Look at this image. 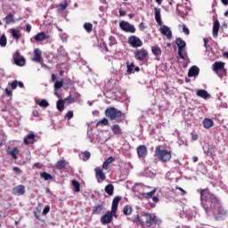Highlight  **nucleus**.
<instances>
[{
  "label": "nucleus",
  "mask_w": 228,
  "mask_h": 228,
  "mask_svg": "<svg viewBox=\"0 0 228 228\" xmlns=\"http://www.w3.org/2000/svg\"><path fill=\"white\" fill-rule=\"evenodd\" d=\"M12 170L13 172H16V174H22V170L17 167H12Z\"/></svg>",
  "instance_id": "nucleus-58"
},
{
  "label": "nucleus",
  "mask_w": 228,
  "mask_h": 228,
  "mask_svg": "<svg viewBox=\"0 0 228 228\" xmlns=\"http://www.w3.org/2000/svg\"><path fill=\"white\" fill-rule=\"evenodd\" d=\"M175 44L178 47V56H180L182 60L188 61V53L184 52V47H186V42L183 40V38L178 37L175 40Z\"/></svg>",
  "instance_id": "nucleus-6"
},
{
  "label": "nucleus",
  "mask_w": 228,
  "mask_h": 228,
  "mask_svg": "<svg viewBox=\"0 0 228 228\" xmlns=\"http://www.w3.org/2000/svg\"><path fill=\"white\" fill-rule=\"evenodd\" d=\"M13 61L15 65H18V67H24V65H26V59L20 55V52L19 51L15 52Z\"/></svg>",
  "instance_id": "nucleus-11"
},
{
  "label": "nucleus",
  "mask_w": 228,
  "mask_h": 228,
  "mask_svg": "<svg viewBox=\"0 0 228 228\" xmlns=\"http://www.w3.org/2000/svg\"><path fill=\"white\" fill-rule=\"evenodd\" d=\"M128 44L129 45H132L134 48L142 47L143 45V42H142V39L136 36H131L128 37Z\"/></svg>",
  "instance_id": "nucleus-10"
},
{
  "label": "nucleus",
  "mask_w": 228,
  "mask_h": 228,
  "mask_svg": "<svg viewBox=\"0 0 228 228\" xmlns=\"http://www.w3.org/2000/svg\"><path fill=\"white\" fill-rule=\"evenodd\" d=\"M213 71L218 77L221 79L224 77V76H227V69H225V62L222 61H216L213 65Z\"/></svg>",
  "instance_id": "nucleus-5"
},
{
  "label": "nucleus",
  "mask_w": 228,
  "mask_h": 228,
  "mask_svg": "<svg viewBox=\"0 0 228 228\" xmlns=\"http://www.w3.org/2000/svg\"><path fill=\"white\" fill-rule=\"evenodd\" d=\"M213 126H215V122L213 121V119L206 118L203 120V126L205 127V129H211Z\"/></svg>",
  "instance_id": "nucleus-27"
},
{
  "label": "nucleus",
  "mask_w": 228,
  "mask_h": 228,
  "mask_svg": "<svg viewBox=\"0 0 228 228\" xmlns=\"http://www.w3.org/2000/svg\"><path fill=\"white\" fill-rule=\"evenodd\" d=\"M175 190H179L180 191H182L183 195H186V191H184L183 188L176 186Z\"/></svg>",
  "instance_id": "nucleus-61"
},
{
  "label": "nucleus",
  "mask_w": 228,
  "mask_h": 228,
  "mask_svg": "<svg viewBox=\"0 0 228 228\" xmlns=\"http://www.w3.org/2000/svg\"><path fill=\"white\" fill-rule=\"evenodd\" d=\"M110 124V121L108 118H103L102 119L99 120L96 124V127H99V126H108Z\"/></svg>",
  "instance_id": "nucleus-41"
},
{
  "label": "nucleus",
  "mask_w": 228,
  "mask_h": 228,
  "mask_svg": "<svg viewBox=\"0 0 228 228\" xmlns=\"http://www.w3.org/2000/svg\"><path fill=\"white\" fill-rule=\"evenodd\" d=\"M26 31H27L28 33H31V25H29V24H27V25H26Z\"/></svg>",
  "instance_id": "nucleus-63"
},
{
  "label": "nucleus",
  "mask_w": 228,
  "mask_h": 228,
  "mask_svg": "<svg viewBox=\"0 0 228 228\" xmlns=\"http://www.w3.org/2000/svg\"><path fill=\"white\" fill-rule=\"evenodd\" d=\"M122 200V197L116 196L112 200L111 211L113 213H117V209H118V202Z\"/></svg>",
  "instance_id": "nucleus-18"
},
{
  "label": "nucleus",
  "mask_w": 228,
  "mask_h": 228,
  "mask_svg": "<svg viewBox=\"0 0 228 228\" xmlns=\"http://www.w3.org/2000/svg\"><path fill=\"white\" fill-rule=\"evenodd\" d=\"M35 138H37V135H35V133L30 132L28 133L23 140L24 145H33L35 143Z\"/></svg>",
  "instance_id": "nucleus-12"
},
{
  "label": "nucleus",
  "mask_w": 228,
  "mask_h": 228,
  "mask_svg": "<svg viewBox=\"0 0 228 228\" xmlns=\"http://www.w3.org/2000/svg\"><path fill=\"white\" fill-rule=\"evenodd\" d=\"M137 155L140 158H145L147 156V146L140 145L137 147Z\"/></svg>",
  "instance_id": "nucleus-21"
},
{
  "label": "nucleus",
  "mask_w": 228,
  "mask_h": 228,
  "mask_svg": "<svg viewBox=\"0 0 228 228\" xmlns=\"http://www.w3.org/2000/svg\"><path fill=\"white\" fill-rule=\"evenodd\" d=\"M199 72H200V69L197 66H192L189 69L188 77H195L196 76H199Z\"/></svg>",
  "instance_id": "nucleus-23"
},
{
  "label": "nucleus",
  "mask_w": 228,
  "mask_h": 228,
  "mask_svg": "<svg viewBox=\"0 0 228 228\" xmlns=\"http://www.w3.org/2000/svg\"><path fill=\"white\" fill-rule=\"evenodd\" d=\"M84 29H86V33H92L94 25L90 22H86L84 23Z\"/></svg>",
  "instance_id": "nucleus-38"
},
{
  "label": "nucleus",
  "mask_w": 228,
  "mask_h": 228,
  "mask_svg": "<svg viewBox=\"0 0 228 228\" xmlns=\"http://www.w3.org/2000/svg\"><path fill=\"white\" fill-rule=\"evenodd\" d=\"M113 216H117V212H113V210H108L100 219L101 224L102 225H108V224H111L113 222Z\"/></svg>",
  "instance_id": "nucleus-7"
},
{
  "label": "nucleus",
  "mask_w": 228,
  "mask_h": 228,
  "mask_svg": "<svg viewBox=\"0 0 228 228\" xmlns=\"http://www.w3.org/2000/svg\"><path fill=\"white\" fill-rule=\"evenodd\" d=\"M218 31H220V21H218V20H216L214 22V26H213V37H214V38H218Z\"/></svg>",
  "instance_id": "nucleus-25"
},
{
  "label": "nucleus",
  "mask_w": 228,
  "mask_h": 228,
  "mask_svg": "<svg viewBox=\"0 0 228 228\" xmlns=\"http://www.w3.org/2000/svg\"><path fill=\"white\" fill-rule=\"evenodd\" d=\"M57 110L59 111H63V110H65V100H59L57 102Z\"/></svg>",
  "instance_id": "nucleus-37"
},
{
  "label": "nucleus",
  "mask_w": 228,
  "mask_h": 228,
  "mask_svg": "<svg viewBox=\"0 0 228 228\" xmlns=\"http://www.w3.org/2000/svg\"><path fill=\"white\" fill-rule=\"evenodd\" d=\"M113 161H115V159L113 157H109L106 159V161H104L102 164L103 170H108V167H110V165H111V163H113Z\"/></svg>",
  "instance_id": "nucleus-29"
},
{
  "label": "nucleus",
  "mask_w": 228,
  "mask_h": 228,
  "mask_svg": "<svg viewBox=\"0 0 228 228\" xmlns=\"http://www.w3.org/2000/svg\"><path fill=\"white\" fill-rule=\"evenodd\" d=\"M123 213L124 215H126V216H129V215H131V213H133V208L129 206H125L123 208Z\"/></svg>",
  "instance_id": "nucleus-42"
},
{
  "label": "nucleus",
  "mask_w": 228,
  "mask_h": 228,
  "mask_svg": "<svg viewBox=\"0 0 228 228\" xmlns=\"http://www.w3.org/2000/svg\"><path fill=\"white\" fill-rule=\"evenodd\" d=\"M40 177L42 179H45V181H51L53 180V175L49 173H46V172H42L40 173Z\"/></svg>",
  "instance_id": "nucleus-36"
},
{
  "label": "nucleus",
  "mask_w": 228,
  "mask_h": 228,
  "mask_svg": "<svg viewBox=\"0 0 228 228\" xmlns=\"http://www.w3.org/2000/svg\"><path fill=\"white\" fill-rule=\"evenodd\" d=\"M200 200L202 208L206 213L209 211V208L217 206V213L214 214V218L216 221L224 220L227 216V210L220 205V200L213 193L209 192L208 189H200Z\"/></svg>",
  "instance_id": "nucleus-1"
},
{
  "label": "nucleus",
  "mask_w": 228,
  "mask_h": 228,
  "mask_svg": "<svg viewBox=\"0 0 228 228\" xmlns=\"http://www.w3.org/2000/svg\"><path fill=\"white\" fill-rule=\"evenodd\" d=\"M72 186L76 193H79V191H81V184L77 180H72Z\"/></svg>",
  "instance_id": "nucleus-31"
},
{
  "label": "nucleus",
  "mask_w": 228,
  "mask_h": 228,
  "mask_svg": "<svg viewBox=\"0 0 228 228\" xmlns=\"http://www.w3.org/2000/svg\"><path fill=\"white\" fill-rule=\"evenodd\" d=\"M90 151H84L81 153V158L83 161H88L90 159Z\"/></svg>",
  "instance_id": "nucleus-43"
},
{
  "label": "nucleus",
  "mask_w": 228,
  "mask_h": 228,
  "mask_svg": "<svg viewBox=\"0 0 228 228\" xmlns=\"http://www.w3.org/2000/svg\"><path fill=\"white\" fill-rule=\"evenodd\" d=\"M154 12H155V20H156L157 24L159 26H162L163 21L161 20V9L155 7Z\"/></svg>",
  "instance_id": "nucleus-16"
},
{
  "label": "nucleus",
  "mask_w": 228,
  "mask_h": 228,
  "mask_svg": "<svg viewBox=\"0 0 228 228\" xmlns=\"http://www.w3.org/2000/svg\"><path fill=\"white\" fill-rule=\"evenodd\" d=\"M119 28L122 31H125V33H136V28H134V25H132L126 20L119 22Z\"/></svg>",
  "instance_id": "nucleus-8"
},
{
  "label": "nucleus",
  "mask_w": 228,
  "mask_h": 228,
  "mask_svg": "<svg viewBox=\"0 0 228 228\" xmlns=\"http://www.w3.org/2000/svg\"><path fill=\"white\" fill-rule=\"evenodd\" d=\"M34 38H35L36 42H42L43 40H45V38H47V37H45V32H40L37 35H36Z\"/></svg>",
  "instance_id": "nucleus-32"
},
{
  "label": "nucleus",
  "mask_w": 228,
  "mask_h": 228,
  "mask_svg": "<svg viewBox=\"0 0 228 228\" xmlns=\"http://www.w3.org/2000/svg\"><path fill=\"white\" fill-rule=\"evenodd\" d=\"M133 69H134V64H131V65H128L127 66V72L129 73V74H131V72H133Z\"/></svg>",
  "instance_id": "nucleus-55"
},
{
  "label": "nucleus",
  "mask_w": 228,
  "mask_h": 228,
  "mask_svg": "<svg viewBox=\"0 0 228 228\" xmlns=\"http://www.w3.org/2000/svg\"><path fill=\"white\" fill-rule=\"evenodd\" d=\"M154 156L160 163H168L172 159V151L161 149V145L155 148Z\"/></svg>",
  "instance_id": "nucleus-3"
},
{
  "label": "nucleus",
  "mask_w": 228,
  "mask_h": 228,
  "mask_svg": "<svg viewBox=\"0 0 228 228\" xmlns=\"http://www.w3.org/2000/svg\"><path fill=\"white\" fill-rule=\"evenodd\" d=\"M196 95L198 97H201V99H205V100H208L211 97V94H209L208 93V91H206L204 89H199L196 93Z\"/></svg>",
  "instance_id": "nucleus-22"
},
{
  "label": "nucleus",
  "mask_w": 228,
  "mask_h": 228,
  "mask_svg": "<svg viewBox=\"0 0 228 228\" xmlns=\"http://www.w3.org/2000/svg\"><path fill=\"white\" fill-rule=\"evenodd\" d=\"M104 210V206L98 205L93 208V215H102V211Z\"/></svg>",
  "instance_id": "nucleus-28"
},
{
  "label": "nucleus",
  "mask_w": 228,
  "mask_h": 228,
  "mask_svg": "<svg viewBox=\"0 0 228 228\" xmlns=\"http://www.w3.org/2000/svg\"><path fill=\"white\" fill-rule=\"evenodd\" d=\"M139 29H142V31H143V29H147V26H145V23L141 22L138 26Z\"/></svg>",
  "instance_id": "nucleus-56"
},
{
  "label": "nucleus",
  "mask_w": 228,
  "mask_h": 228,
  "mask_svg": "<svg viewBox=\"0 0 228 228\" xmlns=\"http://www.w3.org/2000/svg\"><path fill=\"white\" fill-rule=\"evenodd\" d=\"M154 193H156V191H154V190L150 192H147L146 193L147 199H152V196L154 195Z\"/></svg>",
  "instance_id": "nucleus-53"
},
{
  "label": "nucleus",
  "mask_w": 228,
  "mask_h": 228,
  "mask_svg": "<svg viewBox=\"0 0 228 228\" xmlns=\"http://www.w3.org/2000/svg\"><path fill=\"white\" fill-rule=\"evenodd\" d=\"M204 42V47H206L207 51H209V49H211V46L209 45H208V43L209 42V40L204 38L203 39Z\"/></svg>",
  "instance_id": "nucleus-51"
},
{
  "label": "nucleus",
  "mask_w": 228,
  "mask_h": 228,
  "mask_svg": "<svg viewBox=\"0 0 228 228\" xmlns=\"http://www.w3.org/2000/svg\"><path fill=\"white\" fill-rule=\"evenodd\" d=\"M64 102L68 106H70V104H74V102H76V98L69 95L64 99Z\"/></svg>",
  "instance_id": "nucleus-40"
},
{
  "label": "nucleus",
  "mask_w": 228,
  "mask_h": 228,
  "mask_svg": "<svg viewBox=\"0 0 228 228\" xmlns=\"http://www.w3.org/2000/svg\"><path fill=\"white\" fill-rule=\"evenodd\" d=\"M115 191V186L113 184L110 183L105 186V193H108L109 195H113Z\"/></svg>",
  "instance_id": "nucleus-34"
},
{
  "label": "nucleus",
  "mask_w": 228,
  "mask_h": 228,
  "mask_svg": "<svg viewBox=\"0 0 228 228\" xmlns=\"http://www.w3.org/2000/svg\"><path fill=\"white\" fill-rule=\"evenodd\" d=\"M64 85H67L68 86H72L74 85V83L72 82V80L70 78H66L64 80Z\"/></svg>",
  "instance_id": "nucleus-50"
},
{
  "label": "nucleus",
  "mask_w": 228,
  "mask_h": 228,
  "mask_svg": "<svg viewBox=\"0 0 228 228\" xmlns=\"http://www.w3.org/2000/svg\"><path fill=\"white\" fill-rule=\"evenodd\" d=\"M49 211H51V207L46 206L44 210H43V216H45V215H47V213H49Z\"/></svg>",
  "instance_id": "nucleus-52"
},
{
  "label": "nucleus",
  "mask_w": 228,
  "mask_h": 228,
  "mask_svg": "<svg viewBox=\"0 0 228 228\" xmlns=\"http://www.w3.org/2000/svg\"><path fill=\"white\" fill-rule=\"evenodd\" d=\"M135 60L139 61H145L149 58V52L145 49H137L134 53Z\"/></svg>",
  "instance_id": "nucleus-9"
},
{
  "label": "nucleus",
  "mask_w": 228,
  "mask_h": 228,
  "mask_svg": "<svg viewBox=\"0 0 228 228\" xmlns=\"http://www.w3.org/2000/svg\"><path fill=\"white\" fill-rule=\"evenodd\" d=\"M191 139L193 140V142H197V140H199V134H191Z\"/></svg>",
  "instance_id": "nucleus-59"
},
{
  "label": "nucleus",
  "mask_w": 228,
  "mask_h": 228,
  "mask_svg": "<svg viewBox=\"0 0 228 228\" xmlns=\"http://www.w3.org/2000/svg\"><path fill=\"white\" fill-rule=\"evenodd\" d=\"M65 167H67V161L65 160H59L55 164V167L57 168V170H63Z\"/></svg>",
  "instance_id": "nucleus-30"
},
{
  "label": "nucleus",
  "mask_w": 228,
  "mask_h": 228,
  "mask_svg": "<svg viewBox=\"0 0 228 228\" xmlns=\"http://www.w3.org/2000/svg\"><path fill=\"white\" fill-rule=\"evenodd\" d=\"M207 156L213 157V154H215V148L208 144V147L207 150L204 151Z\"/></svg>",
  "instance_id": "nucleus-39"
},
{
  "label": "nucleus",
  "mask_w": 228,
  "mask_h": 228,
  "mask_svg": "<svg viewBox=\"0 0 228 228\" xmlns=\"http://www.w3.org/2000/svg\"><path fill=\"white\" fill-rule=\"evenodd\" d=\"M160 32L162 33V35L167 37L168 40L172 38V30H170V28L167 27V25L162 26V28H160Z\"/></svg>",
  "instance_id": "nucleus-19"
},
{
  "label": "nucleus",
  "mask_w": 228,
  "mask_h": 228,
  "mask_svg": "<svg viewBox=\"0 0 228 228\" xmlns=\"http://www.w3.org/2000/svg\"><path fill=\"white\" fill-rule=\"evenodd\" d=\"M105 117L110 120H116L118 124L124 122L126 114L115 107H109L105 110Z\"/></svg>",
  "instance_id": "nucleus-2"
},
{
  "label": "nucleus",
  "mask_w": 228,
  "mask_h": 228,
  "mask_svg": "<svg viewBox=\"0 0 228 228\" xmlns=\"http://www.w3.org/2000/svg\"><path fill=\"white\" fill-rule=\"evenodd\" d=\"M142 216L145 217L146 228L156 227V225H160L163 222L156 214L144 213Z\"/></svg>",
  "instance_id": "nucleus-4"
},
{
  "label": "nucleus",
  "mask_w": 228,
  "mask_h": 228,
  "mask_svg": "<svg viewBox=\"0 0 228 228\" xmlns=\"http://www.w3.org/2000/svg\"><path fill=\"white\" fill-rule=\"evenodd\" d=\"M4 22L8 26L10 24H15V17L13 16V13L9 12L6 17L3 19Z\"/></svg>",
  "instance_id": "nucleus-20"
},
{
  "label": "nucleus",
  "mask_w": 228,
  "mask_h": 228,
  "mask_svg": "<svg viewBox=\"0 0 228 228\" xmlns=\"http://www.w3.org/2000/svg\"><path fill=\"white\" fill-rule=\"evenodd\" d=\"M63 86V81H55L54 88L55 90H60Z\"/></svg>",
  "instance_id": "nucleus-49"
},
{
  "label": "nucleus",
  "mask_w": 228,
  "mask_h": 228,
  "mask_svg": "<svg viewBox=\"0 0 228 228\" xmlns=\"http://www.w3.org/2000/svg\"><path fill=\"white\" fill-rule=\"evenodd\" d=\"M151 53L154 56H161V48L158 45L151 46Z\"/></svg>",
  "instance_id": "nucleus-33"
},
{
  "label": "nucleus",
  "mask_w": 228,
  "mask_h": 228,
  "mask_svg": "<svg viewBox=\"0 0 228 228\" xmlns=\"http://www.w3.org/2000/svg\"><path fill=\"white\" fill-rule=\"evenodd\" d=\"M37 104L41 108H48L49 102L46 100H42L41 102L36 101Z\"/></svg>",
  "instance_id": "nucleus-45"
},
{
  "label": "nucleus",
  "mask_w": 228,
  "mask_h": 228,
  "mask_svg": "<svg viewBox=\"0 0 228 228\" xmlns=\"http://www.w3.org/2000/svg\"><path fill=\"white\" fill-rule=\"evenodd\" d=\"M13 191L15 195H24L26 193V188L24 185L20 184L13 188Z\"/></svg>",
  "instance_id": "nucleus-24"
},
{
  "label": "nucleus",
  "mask_w": 228,
  "mask_h": 228,
  "mask_svg": "<svg viewBox=\"0 0 228 228\" xmlns=\"http://www.w3.org/2000/svg\"><path fill=\"white\" fill-rule=\"evenodd\" d=\"M11 33H12V37L15 40H19V38H20V30L12 28V29H11Z\"/></svg>",
  "instance_id": "nucleus-35"
},
{
  "label": "nucleus",
  "mask_w": 228,
  "mask_h": 228,
  "mask_svg": "<svg viewBox=\"0 0 228 228\" xmlns=\"http://www.w3.org/2000/svg\"><path fill=\"white\" fill-rule=\"evenodd\" d=\"M33 61H36L37 63H42V51L40 49L36 48L34 50V58L32 59Z\"/></svg>",
  "instance_id": "nucleus-15"
},
{
  "label": "nucleus",
  "mask_w": 228,
  "mask_h": 228,
  "mask_svg": "<svg viewBox=\"0 0 228 228\" xmlns=\"http://www.w3.org/2000/svg\"><path fill=\"white\" fill-rule=\"evenodd\" d=\"M8 85L11 86L12 90H15L17 86H19V81L13 80L12 82H9Z\"/></svg>",
  "instance_id": "nucleus-46"
},
{
  "label": "nucleus",
  "mask_w": 228,
  "mask_h": 228,
  "mask_svg": "<svg viewBox=\"0 0 228 228\" xmlns=\"http://www.w3.org/2000/svg\"><path fill=\"white\" fill-rule=\"evenodd\" d=\"M132 222L136 224V225H141L142 228L146 227L145 221H143V219H142L138 215L133 216Z\"/></svg>",
  "instance_id": "nucleus-17"
},
{
  "label": "nucleus",
  "mask_w": 228,
  "mask_h": 228,
  "mask_svg": "<svg viewBox=\"0 0 228 228\" xmlns=\"http://www.w3.org/2000/svg\"><path fill=\"white\" fill-rule=\"evenodd\" d=\"M111 131L113 133V134H115L116 136H122V128H120V126L119 125H113L111 126Z\"/></svg>",
  "instance_id": "nucleus-26"
},
{
  "label": "nucleus",
  "mask_w": 228,
  "mask_h": 228,
  "mask_svg": "<svg viewBox=\"0 0 228 228\" xmlns=\"http://www.w3.org/2000/svg\"><path fill=\"white\" fill-rule=\"evenodd\" d=\"M116 44H117V38H115V37L113 36H110L109 37V45L112 47V45H115Z\"/></svg>",
  "instance_id": "nucleus-47"
},
{
  "label": "nucleus",
  "mask_w": 228,
  "mask_h": 228,
  "mask_svg": "<svg viewBox=\"0 0 228 228\" xmlns=\"http://www.w3.org/2000/svg\"><path fill=\"white\" fill-rule=\"evenodd\" d=\"M60 6H61V10H66L67 7L69 6V4H67V3L61 4Z\"/></svg>",
  "instance_id": "nucleus-60"
},
{
  "label": "nucleus",
  "mask_w": 228,
  "mask_h": 228,
  "mask_svg": "<svg viewBox=\"0 0 228 228\" xmlns=\"http://www.w3.org/2000/svg\"><path fill=\"white\" fill-rule=\"evenodd\" d=\"M183 31L185 35H190V29L186 27V25H183Z\"/></svg>",
  "instance_id": "nucleus-54"
},
{
  "label": "nucleus",
  "mask_w": 228,
  "mask_h": 228,
  "mask_svg": "<svg viewBox=\"0 0 228 228\" xmlns=\"http://www.w3.org/2000/svg\"><path fill=\"white\" fill-rule=\"evenodd\" d=\"M34 167H36V168H42V164L37 162L34 164Z\"/></svg>",
  "instance_id": "nucleus-64"
},
{
  "label": "nucleus",
  "mask_w": 228,
  "mask_h": 228,
  "mask_svg": "<svg viewBox=\"0 0 228 228\" xmlns=\"http://www.w3.org/2000/svg\"><path fill=\"white\" fill-rule=\"evenodd\" d=\"M20 151L19 148L17 147H8L7 148V154H9L10 157L12 158V159H18L19 157L17 156V154H19Z\"/></svg>",
  "instance_id": "nucleus-13"
},
{
  "label": "nucleus",
  "mask_w": 228,
  "mask_h": 228,
  "mask_svg": "<svg viewBox=\"0 0 228 228\" xmlns=\"http://www.w3.org/2000/svg\"><path fill=\"white\" fill-rule=\"evenodd\" d=\"M94 172H95V177L98 181L99 179H101V181H106V174H104V171H102L101 167H96L94 169Z\"/></svg>",
  "instance_id": "nucleus-14"
},
{
  "label": "nucleus",
  "mask_w": 228,
  "mask_h": 228,
  "mask_svg": "<svg viewBox=\"0 0 228 228\" xmlns=\"http://www.w3.org/2000/svg\"><path fill=\"white\" fill-rule=\"evenodd\" d=\"M5 94L7 97H12L13 94L12 93V90H9L8 88L5 89Z\"/></svg>",
  "instance_id": "nucleus-57"
},
{
  "label": "nucleus",
  "mask_w": 228,
  "mask_h": 228,
  "mask_svg": "<svg viewBox=\"0 0 228 228\" xmlns=\"http://www.w3.org/2000/svg\"><path fill=\"white\" fill-rule=\"evenodd\" d=\"M7 39H6V36L4 34L0 37V45L1 47H6V44H7Z\"/></svg>",
  "instance_id": "nucleus-44"
},
{
  "label": "nucleus",
  "mask_w": 228,
  "mask_h": 228,
  "mask_svg": "<svg viewBox=\"0 0 228 228\" xmlns=\"http://www.w3.org/2000/svg\"><path fill=\"white\" fill-rule=\"evenodd\" d=\"M80 97H81V94H79V93H74L73 98H75V101H77V99H79Z\"/></svg>",
  "instance_id": "nucleus-62"
},
{
  "label": "nucleus",
  "mask_w": 228,
  "mask_h": 228,
  "mask_svg": "<svg viewBox=\"0 0 228 228\" xmlns=\"http://www.w3.org/2000/svg\"><path fill=\"white\" fill-rule=\"evenodd\" d=\"M65 118H67V120H70L71 118H74V111L72 110L68 111L65 115Z\"/></svg>",
  "instance_id": "nucleus-48"
}]
</instances>
